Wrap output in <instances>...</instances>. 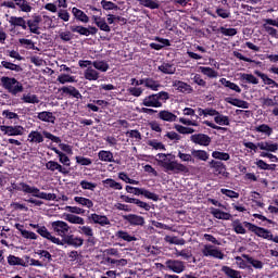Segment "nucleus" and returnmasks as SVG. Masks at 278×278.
Wrapping results in <instances>:
<instances>
[{"instance_id":"41","label":"nucleus","mask_w":278,"mask_h":278,"mask_svg":"<svg viewBox=\"0 0 278 278\" xmlns=\"http://www.w3.org/2000/svg\"><path fill=\"white\" fill-rule=\"evenodd\" d=\"M222 273L226 275L228 278H242V273L229 267V266H223Z\"/></svg>"},{"instance_id":"47","label":"nucleus","mask_w":278,"mask_h":278,"mask_svg":"<svg viewBox=\"0 0 278 278\" xmlns=\"http://www.w3.org/2000/svg\"><path fill=\"white\" fill-rule=\"evenodd\" d=\"M219 81L222 83V86H225V88H229V90H233V92H242L240 86H238L236 83L227 80V78H222Z\"/></svg>"},{"instance_id":"20","label":"nucleus","mask_w":278,"mask_h":278,"mask_svg":"<svg viewBox=\"0 0 278 278\" xmlns=\"http://www.w3.org/2000/svg\"><path fill=\"white\" fill-rule=\"evenodd\" d=\"M257 147L261 151H267L268 153H277L278 151V143L270 140L261 141Z\"/></svg>"},{"instance_id":"46","label":"nucleus","mask_w":278,"mask_h":278,"mask_svg":"<svg viewBox=\"0 0 278 278\" xmlns=\"http://www.w3.org/2000/svg\"><path fill=\"white\" fill-rule=\"evenodd\" d=\"M140 5L143 8H149V10H159L160 1L159 0H137Z\"/></svg>"},{"instance_id":"64","label":"nucleus","mask_w":278,"mask_h":278,"mask_svg":"<svg viewBox=\"0 0 278 278\" xmlns=\"http://www.w3.org/2000/svg\"><path fill=\"white\" fill-rule=\"evenodd\" d=\"M108 264H114L115 266H127V260L126 258H121V260H114L112 257H106Z\"/></svg>"},{"instance_id":"58","label":"nucleus","mask_w":278,"mask_h":278,"mask_svg":"<svg viewBox=\"0 0 278 278\" xmlns=\"http://www.w3.org/2000/svg\"><path fill=\"white\" fill-rule=\"evenodd\" d=\"M174 129H176V131H178V134H182V135H190V134H194V131H197L193 128L181 126L179 124H176L174 126Z\"/></svg>"},{"instance_id":"44","label":"nucleus","mask_w":278,"mask_h":278,"mask_svg":"<svg viewBox=\"0 0 278 278\" xmlns=\"http://www.w3.org/2000/svg\"><path fill=\"white\" fill-rule=\"evenodd\" d=\"M65 220H67V223H71L72 225H85L86 224V220L84 219V217H79L74 214H66Z\"/></svg>"},{"instance_id":"4","label":"nucleus","mask_w":278,"mask_h":278,"mask_svg":"<svg viewBox=\"0 0 278 278\" xmlns=\"http://www.w3.org/2000/svg\"><path fill=\"white\" fill-rule=\"evenodd\" d=\"M168 99H170L168 92L161 91L159 93L146 97L142 100V105L146 108H162V101H168Z\"/></svg>"},{"instance_id":"2","label":"nucleus","mask_w":278,"mask_h":278,"mask_svg":"<svg viewBox=\"0 0 278 278\" xmlns=\"http://www.w3.org/2000/svg\"><path fill=\"white\" fill-rule=\"evenodd\" d=\"M17 189L21 192H25V194H31L33 197H36L37 199H43L45 201H55V199H58L55 193L42 192L37 187H31L25 182H21Z\"/></svg>"},{"instance_id":"45","label":"nucleus","mask_w":278,"mask_h":278,"mask_svg":"<svg viewBox=\"0 0 278 278\" xmlns=\"http://www.w3.org/2000/svg\"><path fill=\"white\" fill-rule=\"evenodd\" d=\"M199 71L202 73V75L210 77V79H216V77H218V72L212 67L200 66Z\"/></svg>"},{"instance_id":"5","label":"nucleus","mask_w":278,"mask_h":278,"mask_svg":"<svg viewBox=\"0 0 278 278\" xmlns=\"http://www.w3.org/2000/svg\"><path fill=\"white\" fill-rule=\"evenodd\" d=\"M29 227L33 229H37V233L41 236V238H45L46 240H49V242H52V244H58V247H64V242H62V239L53 236L49 229H47L45 226H40L38 224H29Z\"/></svg>"},{"instance_id":"9","label":"nucleus","mask_w":278,"mask_h":278,"mask_svg":"<svg viewBox=\"0 0 278 278\" xmlns=\"http://www.w3.org/2000/svg\"><path fill=\"white\" fill-rule=\"evenodd\" d=\"M202 254L204 257H214L215 260H225V254L220 249L212 244H205L202 247Z\"/></svg>"},{"instance_id":"54","label":"nucleus","mask_w":278,"mask_h":278,"mask_svg":"<svg viewBox=\"0 0 278 278\" xmlns=\"http://www.w3.org/2000/svg\"><path fill=\"white\" fill-rule=\"evenodd\" d=\"M22 101L24 103H33V104L40 103V99L38 98V96L33 94V93L23 94Z\"/></svg>"},{"instance_id":"59","label":"nucleus","mask_w":278,"mask_h":278,"mask_svg":"<svg viewBox=\"0 0 278 278\" xmlns=\"http://www.w3.org/2000/svg\"><path fill=\"white\" fill-rule=\"evenodd\" d=\"M149 147H152V149H155V151H166V147L164 146V143L152 139L148 141Z\"/></svg>"},{"instance_id":"56","label":"nucleus","mask_w":278,"mask_h":278,"mask_svg":"<svg viewBox=\"0 0 278 278\" xmlns=\"http://www.w3.org/2000/svg\"><path fill=\"white\" fill-rule=\"evenodd\" d=\"M56 81L61 84H75V76H71L68 74H61L58 76Z\"/></svg>"},{"instance_id":"22","label":"nucleus","mask_w":278,"mask_h":278,"mask_svg":"<svg viewBox=\"0 0 278 278\" xmlns=\"http://www.w3.org/2000/svg\"><path fill=\"white\" fill-rule=\"evenodd\" d=\"M84 77L87 81H97L101 77V73L94 68V66H89L84 72Z\"/></svg>"},{"instance_id":"1","label":"nucleus","mask_w":278,"mask_h":278,"mask_svg":"<svg viewBox=\"0 0 278 278\" xmlns=\"http://www.w3.org/2000/svg\"><path fill=\"white\" fill-rule=\"evenodd\" d=\"M155 161L159 166L164 168L166 173H188V167L175 160V155L172 153H159L156 154Z\"/></svg>"},{"instance_id":"61","label":"nucleus","mask_w":278,"mask_h":278,"mask_svg":"<svg viewBox=\"0 0 278 278\" xmlns=\"http://www.w3.org/2000/svg\"><path fill=\"white\" fill-rule=\"evenodd\" d=\"M142 197H144L146 199H150V201H159L160 197L144 188L141 189V193Z\"/></svg>"},{"instance_id":"39","label":"nucleus","mask_w":278,"mask_h":278,"mask_svg":"<svg viewBox=\"0 0 278 278\" xmlns=\"http://www.w3.org/2000/svg\"><path fill=\"white\" fill-rule=\"evenodd\" d=\"M191 155L193 160H200L201 162H207L210 160V154L205 150H191Z\"/></svg>"},{"instance_id":"51","label":"nucleus","mask_w":278,"mask_h":278,"mask_svg":"<svg viewBox=\"0 0 278 278\" xmlns=\"http://www.w3.org/2000/svg\"><path fill=\"white\" fill-rule=\"evenodd\" d=\"M214 122L216 123V125L226 127L230 124L229 116L223 115L220 114V112H218L217 115H215Z\"/></svg>"},{"instance_id":"43","label":"nucleus","mask_w":278,"mask_h":278,"mask_svg":"<svg viewBox=\"0 0 278 278\" xmlns=\"http://www.w3.org/2000/svg\"><path fill=\"white\" fill-rule=\"evenodd\" d=\"M104 188H112V190H123V185L112 178L102 181Z\"/></svg>"},{"instance_id":"16","label":"nucleus","mask_w":278,"mask_h":278,"mask_svg":"<svg viewBox=\"0 0 278 278\" xmlns=\"http://www.w3.org/2000/svg\"><path fill=\"white\" fill-rule=\"evenodd\" d=\"M190 140L193 144H200V147H210V143L212 142V138L205 134L192 135Z\"/></svg>"},{"instance_id":"12","label":"nucleus","mask_w":278,"mask_h":278,"mask_svg":"<svg viewBox=\"0 0 278 278\" xmlns=\"http://www.w3.org/2000/svg\"><path fill=\"white\" fill-rule=\"evenodd\" d=\"M78 233L87 238L88 244L94 247L97 244V238H94V230L90 226H79Z\"/></svg>"},{"instance_id":"49","label":"nucleus","mask_w":278,"mask_h":278,"mask_svg":"<svg viewBox=\"0 0 278 278\" xmlns=\"http://www.w3.org/2000/svg\"><path fill=\"white\" fill-rule=\"evenodd\" d=\"M227 103L235 108H242V110H249V102L240 99H227Z\"/></svg>"},{"instance_id":"37","label":"nucleus","mask_w":278,"mask_h":278,"mask_svg":"<svg viewBox=\"0 0 278 278\" xmlns=\"http://www.w3.org/2000/svg\"><path fill=\"white\" fill-rule=\"evenodd\" d=\"M9 23L12 27H22V29H27V22L23 17L11 16Z\"/></svg>"},{"instance_id":"3","label":"nucleus","mask_w":278,"mask_h":278,"mask_svg":"<svg viewBox=\"0 0 278 278\" xmlns=\"http://www.w3.org/2000/svg\"><path fill=\"white\" fill-rule=\"evenodd\" d=\"M0 86H2L4 90H8L10 94H13V97H16V94L24 90L23 84H21L16 78L10 76H2L0 78Z\"/></svg>"},{"instance_id":"26","label":"nucleus","mask_w":278,"mask_h":278,"mask_svg":"<svg viewBox=\"0 0 278 278\" xmlns=\"http://www.w3.org/2000/svg\"><path fill=\"white\" fill-rule=\"evenodd\" d=\"M72 14L74 18H76V21H79L80 23H90V17L77 7H74L72 9Z\"/></svg>"},{"instance_id":"60","label":"nucleus","mask_w":278,"mask_h":278,"mask_svg":"<svg viewBox=\"0 0 278 278\" xmlns=\"http://www.w3.org/2000/svg\"><path fill=\"white\" fill-rule=\"evenodd\" d=\"M80 188L83 190H90L91 192H94V190L97 189V184L90 182L88 180H81Z\"/></svg>"},{"instance_id":"6","label":"nucleus","mask_w":278,"mask_h":278,"mask_svg":"<svg viewBox=\"0 0 278 278\" xmlns=\"http://www.w3.org/2000/svg\"><path fill=\"white\" fill-rule=\"evenodd\" d=\"M89 10H91V12H97L99 14L91 16V20L93 21L94 25H97V27L100 28L101 31H106L108 34H110V31H112V28L110 27L108 22H105V20L101 17L103 15V11L92 5L89 7Z\"/></svg>"},{"instance_id":"53","label":"nucleus","mask_w":278,"mask_h":278,"mask_svg":"<svg viewBox=\"0 0 278 278\" xmlns=\"http://www.w3.org/2000/svg\"><path fill=\"white\" fill-rule=\"evenodd\" d=\"M165 242H168V244H176L178 247H184V244H186V240L185 239H179L177 237H172V236H165L164 238Z\"/></svg>"},{"instance_id":"28","label":"nucleus","mask_w":278,"mask_h":278,"mask_svg":"<svg viewBox=\"0 0 278 278\" xmlns=\"http://www.w3.org/2000/svg\"><path fill=\"white\" fill-rule=\"evenodd\" d=\"M28 142L31 144H40L41 142H45V137L40 134L38 130H31L28 134L27 138Z\"/></svg>"},{"instance_id":"19","label":"nucleus","mask_w":278,"mask_h":278,"mask_svg":"<svg viewBox=\"0 0 278 278\" xmlns=\"http://www.w3.org/2000/svg\"><path fill=\"white\" fill-rule=\"evenodd\" d=\"M64 244H68V247H74L75 249H79V247H84V238L75 237L73 235L67 236L64 240H61Z\"/></svg>"},{"instance_id":"63","label":"nucleus","mask_w":278,"mask_h":278,"mask_svg":"<svg viewBox=\"0 0 278 278\" xmlns=\"http://www.w3.org/2000/svg\"><path fill=\"white\" fill-rule=\"evenodd\" d=\"M16 5L22 12H31V5H29V2H27V0H21Z\"/></svg>"},{"instance_id":"57","label":"nucleus","mask_w":278,"mask_h":278,"mask_svg":"<svg viewBox=\"0 0 278 278\" xmlns=\"http://www.w3.org/2000/svg\"><path fill=\"white\" fill-rule=\"evenodd\" d=\"M240 78L242 81H247V84H260V80L253 74H240Z\"/></svg>"},{"instance_id":"35","label":"nucleus","mask_w":278,"mask_h":278,"mask_svg":"<svg viewBox=\"0 0 278 278\" xmlns=\"http://www.w3.org/2000/svg\"><path fill=\"white\" fill-rule=\"evenodd\" d=\"M92 66L98 73H108V71H110V63H108V61L96 60L93 61Z\"/></svg>"},{"instance_id":"10","label":"nucleus","mask_w":278,"mask_h":278,"mask_svg":"<svg viewBox=\"0 0 278 278\" xmlns=\"http://www.w3.org/2000/svg\"><path fill=\"white\" fill-rule=\"evenodd\" d=\"M0 131L2 136H11V137H16V136H23L25 134V127L21 125H3L0 126Z\"/></svg>"},{"instance_id":"62","label":"nucleus","mask_w":278,"mask_h":278,"mask_svg":"<svg viewBox=\"0 0 278 278\" xmlns=\"http://www.w3.org/2000/svg\"><path fill=\"white\" fill-rule=\"evenodd\" d=\"M100 4L102 5L103 10H106V11L118 10V5H116V3L112 1L102 0Z\"/></svg>"},{"instance_id":"8","label":"nucleus","mask_w":278,"mask_h":278,"mask_svg":"<svg viewBox=\"0 0 278 278\" xmlns=\"http://www.w3.org/2000/svg\"><path fill=\"white\" fill-rule=\"evenodd\" d=\"M161 268H166V270L180 275V273L186 270V264L179 260H167L165 265L161 264Z\"/></svg>"},{"instance_id":"33","label":"nucleus","mask_w":278,"mask_h":278,"mask_svg":"<svg viewBox=\"0 0 278 278\" xmlns=\"http://www.w3.org/2000/svg\"><path fill=\"white\" fill-rule=\"evenodd\" d=\"M60 92H63V94H70V97H74V99H81V93L73 86L62 87Z\"/></svg>"},{"instance_id":"13","label":"nucleus","mask_w":278,"mask_h":278,"mask_svg":"<svg viewBox=\"0 0 278 278\" xmlns=\"http://www.w3.org/2000/svg\"><path fill=\"white\" fill-rule=\"evenodd\" d=\"M71 30L80 36H97V34H99V28L94 26H89L87 28L84 26H71Z\"/></svg>"},{"instance_id":"25","label":"nucleus","mask_w":278,"mask_h":278,"mask_svg":"<svg viewBox=\"0 0 278 278\" xmlns=\"http://www.w3.org/2000/svg\"><path fill=\"white\" fill-rule=\"evenodd\" d=\"M46 168L47 170H50V173H55V170H58V173H61L62 175H66V168H64V166H62L60 163L55 161L47 162Z\"/></svg>"},{"instance_id":"23","label":"nucleus","mask_w":278,"mask_h":278,"mask_svg":"<svg viewBox=\"0 0 278 278\" xmlns=\"http://www.w3.org/2000/svg\"><path fill=\"white\" fill-rule=\"evenodd\" d=\"M117 240H124V242H137L138 238L126 230H117L115 232Z\"/></svg>"},{"instance_id":"42","label":"nucleus","mask_w":278,"mask_h":278,"mask_svg":"<svg viewBox=\"0 0 278 278\" xmlns=\"http://www.w3.org/2000/svg\"><path fill=\"white\" fill-rule=\"evenodd\" d=\"M231 227L235 231V233L244 236V233H247V228H244V223L242 224V222H240V219H235L231 223Z\"/></svg>"},{"instance_id":"50","label":"nucleus","mask_w":278,"mask_h":278,"mask_svg":"<svg viewBox=\"0 0 278 278\" xmlns=\"http://www.w3.org/2000/svg\"><path fill=\"white\" fill-rule=\"evenodd\" d=\"M144 86L146 88H149L150 90L157 91L160 88H162V85L160 81L154 80L153 78H146L144 79Z\"/></svg>"},{"instance_id":"55","label":"nucleus","mask_w":278,"mask_h":278,"mask_svg":"<svg viewBox=\"0 0 278 278\" xmlns=\"http://www.w3.org/2000/svg\"><path fill=\"white\" fill-rule=\"evenodd\" d=\"M278 97L275 96L274 99L271 98H261V103L263 108H275L277 105V99Z\"/></svg>"},{"instance_id":"34","label":"nucleus","mask_w":278,"mask_h":278,"mask_svg":"<svg viewBox=\"0 0 278 278\" xmlns=\"http://www.w3.org/2000/svg\"><path fill=\"white\" fill-rule=\"evenodd\" d=\"M37 118L43 123H51L52 125L55 123V115L49 111L39 112Z\"/></svg>"},{"instance_id":"52","label":"nucleus","mask_w":278,"mask_h":278,"mask_svg":"<svg viewBox=\"0 0 278 278\" xmlns=\"http://www.w3.org/2000/svg\"><path fill=\"white\" fill-rule=\"evenodd\" d=\"M212 157H214V160H220L222 162H229V160H231V155H229V153L220 151H213Z\"/></svg>"},{"instance_id":"36","label":"nucleus","mask_w":278,"mask_h":278,"mask_svg":"<svg viewBox=\"0 0 278 278\" xmlns=\"http://www.w3.org/2000/svg\"><path fill=\"white\" fill-rule=\"evenodd\" d=\"M98 160H100V162H106V163L116 162L114 160V153H112L111 151H108V150L99 151L98 152Z\"/></svg>"},{"instance_id":"40","label":"nucleus","mask_w":278,"mask_h":278,"mask_svg":"<svg viewBox=\"0 0 278 278\" xmlns=\"http://www.w3.org/2000/svg\"><path fill=\"white\" fill-rule=\"evenodd\" d=\"M243 260H247L248 264H251V266H253V268H256V270H262V268H264V263L260 260H255L251 256H249V254H242Z\"/></svg>"},{"instance_id":"27","label":"nucleus","mask_w":278,"mask_h":278,"mask_svg":"<svg viewBox=\"0 0 278 278\" xmlns=\"http://www.w3.org/2000/svg\"><path fill=\"white\" fill-rule=\"evenodd\" d=\"M7 262L9 266H23L24 268H27V266H29V264H27V262H25L23 258L14 256L12 254L7 257Z\"/></svg>"},{"instance_id":"48","label":"nucleus","mask_w":278,"mask_h":278,"mask_svg":"<svg viewBox=\"0 0 278 278\" xmlns=\"http://www.w3.org/2000/svg\"><path fill=\"white\" fill-rule=\"evenodd\" d=\"M1 66H3V68H7V71H13L14 73H22L23 71V67H21V65H16L10 61H2Z\"/></svg>"},{"instance_id":"11","label":"nucleus","mask_w":278,"mask_h":278,"mask_svg":"<svg viewBox=\"0 0 278 278\" xmlns=\"http://www.w3.org/2000/svg\"><path fill=\"white\" fill-rule=\"evenodd\" d=\"M52 231L61 238H66V233L71 231V226L64 220H56L51 223Z\"/></svg>"},{"instance_id":"14","label":"nucleus","mask_w":278,"mask_h":278,"mask_svg":"<svg viewBox=\"0 0 278 278\" xmlns=\"http://www.w3.org/2000/svg\"><path fill=\"white\" fill-rule=\"evenodd\" d=\"M40 23H42V17L40 15H34L33 20L26 22V27L29 28L30 34L40 35Z\"/></svg>"},{"instance_id":"15","label":"nucleus","mask_w":278,"mask_h":278,"mask_svg":"<svg viewBox=\"0 0 278 278\" xmlns=\"http://www.w3.org/2000/svg\"><path fill=\"white\" fill-rule=\"evenodd\" d=\"M210 168H213L215 175H222V177H227L229 173H227V166H225V163L219 161L212 160L208 163Z\"/></svg>"},{"instance_id":"24","label":"nucleus","mask_w":278,"mask_h":278,"mask_svg":"<svg viewBox=\"0 0 278 278\" xmlns=\"http://www.w3.org/2000/svg\"><path fill=\"white\" fill-rule=\"evenodd\" d=\"M173 87L176 88V90H178L179 92H184L185 94H190L193 90L192 86L181 80H174Z\"/></svg>"},{"instance_id":"7","label":"nucleus","mask_w":278,"mask_h":278,"mask_svg":"<svg viewBox=\"0 0 278 278\" xmlns=\"http://www.w3.org/2000/svg\"><path fill=\"white\" fill-rule=\"evenodd\" d=\"M244 227L249 229V231H252V233H255L258 238H263L264 240H270L273 239V232L270 230L256 226L255 224L244 222Z\"/></svg>"},{"instance_id":"30","label":"nucleus","mask_w":278,"mask_h":278,"mask_svg":"<svg viewBox=\"0 0 278 278\" xmlns=\"http://www.w3.org/2000/svg\"><path fill=\"white\" fill-rule=\"evenodd\" d=\"M211 214L217 220H231V215L229 213L223 212L219 208L211 207Z\"/></svg>"},{"instance_id":"18","label":"nucleus","mask_w":278,"mask_h":278,"mask_svg":"<svg viewBox=\"0 0 278 278\" xmlns=\"http://www.w3.org/2000/svg\"><path fill=\"white\" fill-rule=\"evenodd\" d=\"M123 218L132 227H142L144 225V217L137 214L124 215Z\"/></svg>"},{"instance_id":"31","label":"nucleus","mask_w":278,"mask_h":278,"mask_svg":"<svg viewBox=\"0 0 278 278\" xmlns=\"http://www.w3.org/2000/svg\"><path fill=\"white\" fill-rule=\"evenodd\" d=\"M159 118L165 121V123H175V121H177V115L170 111L163 110L159 112Z\"/></svg>"},{"instance_id":"32","label":"nucleus","mask_w":278,"mask_h":278,"mask_svg":"<svg viewBox=\"0 0 278 278\" xmlns=\"http://www.w3.org/2000/svg\"><path fill=\"white\" fill-rule=\"evenodd\" d=\"M157 71L164 73V75H175V73L177 72V67H175V64L162 63L161 65H159Z\"/></svg>"},{"instance_id":"21","label":"nucleus","mask_w":278,"mask_h":278,"mask_svg":"<svg viewBox=\"0 0 278 278\" xmlns=\"http://www.w3.org/2000/svg\"><path fill=\"white\" fill-rule=\"evenodd\" d=\"M253 131L264 136V138H270V136H273V127H270L268 124L257 125L253 128Z\"/></svg>"},{"instance_id":"29","label":"nucleus","mask_w":278,"mask_h":278,"mask_svg":"<svg viewBox=\"0 0 278 278\" xmlns=\"http://www.w3.org/2000/svg\"><path fill=\"white\" fill-rule=\"evenodd\" d=\"M255 75H257V77H260L263 81V84H265V86H270L271 88H278V83L275 81V79L268 77L266 74L260 72V71H255L254 72Z\"/></svg>"},{"instance_id":"38","label":"nucleus","mask_w":278,"mask_h":278,"mask_svg":"<svg viewBox=\"0 0 278 278\" xmlns=\"http://www.w3.org/2000/svg\"><path fill=\"white\" fill-rule=\"evenodd\" d=\"M74 201L78 205H81L83 207H87V210H92V207H94V202H92V200L85 197H75Z\"/></svg>"},{"instance_id":"17","label":"nucleus","mask_w":278,"mask_h":278,"mask_svg":"<svg viewBox=\"0 0 278 278\" xmlns=\"http://www.w3.org/2000/svg\"><path fill=\"white\" fill-rule=\"evenodd\" d=\"M89 220H92L94 225H100V227H110V225H112V222H110V218H108V216L97 213H92L91 215H89Z\"/></svg>"}]
</instances>
